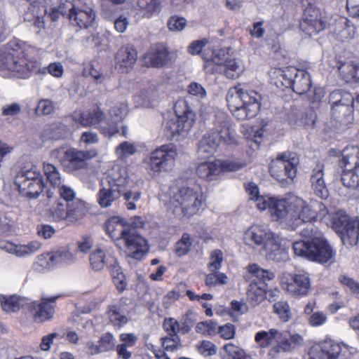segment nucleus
<instances>
[{
	"instance_id": "1",
	"label": "nucleus",
	"mask_w": 359,
	"mask_h": 359,
	"mask_svg": "<svg viewBox=\"0 0 359 359\" xmlns=\"http://www.w3.org/2000/svg\"><path fill=\"white\" fill-rule=\"evenodd\" d=\"M39 54L40 50L34 46L16 39L11 40L0 48V75L27 79L34 74L48 72L55 78L62 77V65L53 62L41 69Z\"/></svg>"
},
{
	"instance_id": "2",
	"label": "nucleus",
	"mask_w": 359,
	"mask_h": 359,
	"mask_svg": "<svg viewBox=\"0 0 359 359\" xmlns=\"http://www.w3.org/2000/svg\"><path fill=\"white\" fill-rule=\"evenodd\" d=\"M169 214L177 219L191 217L205 209V199L198 186L172 184L165 196Z\"/></svg>"
},
{
	"instance_id": "3",
	"label": "nucleus",
	"mask_w": 359,
	"mask_h": 359,
	"mask_svg": "<svg viewBox=\"0 0 359 359\" xmlns=\"http://www.w3.org/2000/svg\"><path fill=\"white\" fill-rule=\"evenodd\" d=\"M229 109L238 120L244 121L255 117L261 107L262 95L239 84L231 88L226 97Z\"/></svg>"
},
{
	"instance_id": "4",
	"label": "nucleus",
	"mask_w": 359,
	"mask_h": 359,
	"mask_svg": "<svg viewBox=\"0 0 359 359\" xmlns=\"http://www.w3.org/2000/svg\"><path fill=\"white\" fill-rule=\"evenodd\" d=\"M290 227L292 230L318 219L326 221L327 215H329V211L323 202L314 199L306 201L299 197L290 198Z\"/></svg>"
},
{
	"instance_id": "5",
	"label": "nucleus",
	"mask_w": 359,
	"mask_h": 359,
	"mask_svg": "<svg viewBox=\"0 0 359 359\" xmlns=\"http://www.w3.org/2000/svg\"><path fill=\"white\" fill-rule=\"evenodd\" d=\"M175 116L168 118L163 124L168 139L180 140L185 137L191 129L196 114L184 99H179L174 105Z\"/></svg>"
},
{
	"instance_id": "6",
	"label": "nucleus",
	"mask_w": 359,
	"mask_h": 359,
	"mask_svg": "<svg viewBox=\"0 0 359 359\" xmlns=\"http://www.w3.org/2000/svg\"><path fill=\"white\" fill-rule=\"evenodd\" d=\"M294 253L309 261L324 264L334 258L335 252L323 238L312 241H299L293 243Z\"/></svg>"
},
{
	"instance_id": "7",
	"label": "nucleus",
	"mask_w": 359,
	"mask_h": 359,
	"mask_svg": "<svg viewBox=\"0 0 359 359\" xmlns=\"http://www.w3.org/2000/svg\"><path fill=\"white\" fill-rule=\"evenodd\" d=\"M271 77L276 78L277 86H284L292 88L299 95L306 93L311 87L310 74L294 67H287L284 69H276L271 73Z\"/></svg>"
},
{
	"instance_id": "8",
	"label": "nucleus",
	"mask_w": 359,
	"mask_h": 359,
	"mask_svg": "<svg viewBox=\"0 0 359 359\" xmlns=\"http://www.w3.org/2000/svg\"><path fill=\"white\" fill-rule=\"evenodd\" d=\"M95 150L81 151L67 146L53 149L51 157L57 159L69 172H74L88 168V160L97 156Z\"/></svg>"
},
{
	"instance_id": "9",
	"label": "nucleus",
	"mask_w": 359,
	"mask_h": 359,
	"mask_svg": "<svg viewBox=\"0 0 359 359\" xmlns=\"http://www.w3.org/2000/svg\"><path fill=\"white\" fill-rule=\"evenodd\" d=\"M206 73L218 72L224 74L230 79H236L245 70L243 62L239 58H229L225 56L224 51H215L210 60L207 59L203 67Z\"/></svg>"
},
{
	"instance_id": "10",
	"label": "nucleus",
	"mask_w": 359,
	"mask_h": 359,
	"mask_svg": "<svg viewBox=\"0 0 359 359\" xmlns=\"http://www.w3.org/2000/svg\"><path fill=\"white\" fill-rule=\"evenodd\" d=\"M60 11L80 28L92 26L96 18L94 10L84 0H60Z\"/></svg>"
},
{
	"instance_id": "11",
	"label": "nucleus",
	"mask_w": 359,
	"mask_h": 359,
	"mask_svg": "<svg viewBox=\"0 0 359 359\" xmlns=\"http://www.w3.org/2000/svg\"><path fill=\"white\" fill-rule=\"evenodd\" d=\"M333 229L339 235L344 245H354L359 238V220L351 219L344 210H338L331 216L327 215Z\"/></svg>"
},
{
	"instance_id": "12",
	"label": "nucleus",
	"mask_w": 359,
	"mask_h": 359,
	"mask_svg": "<svg viewBox=\"0 0 359 359\" xmlns=\"http://www.w3.org/2000/svg\"><path fill=\"white\" fill-rule=\"evenodd\" d=\"M15 184L19 191L29 198H37L43 191L45 184L36 168H24L18 174Z\"/></svg>"
},
{
	"instance_id": "13",
	"label": "nucleus",
	"mask_w": 359,
	"mask_h": 359,
	"mask_svg": "<svg viewBox=\"0 0 359 359\" xmlns=\"http://www.w3.org/2000/svg\"><path fill=\"white\" fill-rule=\"evenodd\" d=\"M340 163L344 167L341 179L343 184L348 188H358L359 187V147H346L342 151Z\"/></svg>"
},
{
	"instance_id": "14",
	"label": "nucleus",
	"mask_w": 359,
	"mask_h": 359,
	"mask_svg": "<svg viewBox=\"0 0 359 359\" xmlns=\"http://www.w3.org/2000/svg\"><path fill=\"white\" fill-rule=\"evenodd\" d=\"M177 156L176 147L172 144L161 145L144 158V163L150 171L158 173L169 170Z\"/></svg>"
},
{
	"instance_id": "15",
	"label": "nucleus",
	"mask_w": 359,
	"mask_h": 359,
	"mask_svg": "<svg viewBox=\"0 0 359 359\" xmlns=\"http://www.w3.org/2000/svg\"><path fill=\"white\" fill-rule=\"evenodd\" d=\"M355 348L332 340H325L313 346L309 359H346L355 353Z\"/></svg>"
},
{
	"instance_id": "16",
	"label": "nucleus",
	"mask_w": 359,
	"mask_h": 359,
	"mask_svg": "<svg viewBox=\"0 0 359 359\" xmlns=\"http://www.w3.org/2000/svg\"><path fill=\"white\" fill-rule=\"evenodd\" d=\"M299 159L297 155L290 152L279 154L272 161L269 170L271 175L278 181L283 182L287 178L293 180L297 175Z\"/></svg>"
},
{
	"instance_id": "17",
	"label": "nucleus",
	"mask_w": 359,
	"mask_h": 359,
	"mask_svg": "<svg viewBox=\"0 0 359 359\" xmlns=\"http://www.w3.org/2000/svg\"><path fill=\"white\" fill-rule=\"evenodd\" d=\"M74 119L83 127L99 125L100 132L105 136L111 137L118 132V127L114 123L108 124L104 112L97 106L87 111L75 113Z\"/></svg>"
},
{
	"instance_id": "18",
	"label": "nucleus",
	"mask_w": 359,
	"mask_h": 359,
	"mask_svg": "<svg viewBox=\"0 0 359 359\" xmlns=\"http://www.w3.org/2000/svg\"><path fill=\"white\" fill-rule=\"evenodd\" d=\"M285 330H280L271 328L268 331L261 330L255 335V341L262 348H266L276 344L269 351L268 356L271 358H276L281 352V349L288 348L286 343Z\"/></svg>"
},
{
	"instance_id": "19",
	"label": "nucleus",
	"mask_w": 359,
	"mask_h": 359,
	"mask_svg": "<svg viewBox=\"0 0 359 359\" xmlns=\"http://www.w3.org/2000/svg\"><path fill=\"white\" fill-rule=\"evenodd\" d=\"M257 208L268 209L274 220L285 222L290 226V198L261 197L257 199Z\"/></svg>"
},
{
	"instance_id": "20",
	"label": "nucleus",
	"mask_w": 359,
	"mask_h": 359,
	"mask_svg": "<svg viewBox=\"0 0 359 359\" xmlns=\"http://www.w3.org/2000/svg\"><path fill=\"white\" fill-rule=\"evenodd\" d=\"M210 132L217 137L219 144L226 145L237 144V135L229 116L224 111H219L215 115L213 126Z\"/></svg>"
},
{
	"instance_id": "21",
	"label": "nucleus",
	"mask_w": 359,
	"mask_h": 359,
	"mask_svg": "<svg viewBox=\"0 0 359 359\" xmlns=\"http://www.w3.org/2000/svg\"><path fill=\"white\" fill-rule=\"evenodd\" d=\"M280 285L289 295L303 297L309 293L311 279L306 273H287L282 276Z\"/></svg>"
},
{
	"instance_id": "22",
	"label": "nucleus",
	"mask_w": 359,
	"mask_h": 359,
	"mask_svg": "<svg viewBox=\"0 0 359 359\" xmlns=\"http://www.w3.org/2000/svg\"><path fill=\"white\" fill-rule=\"evenodd\" d=\"M243 164L233 161H215L204 162L198 165L196 172L200 178L207 181L215 180L222 171H237Z\"/></svg>"
},
{
	"instance_id": "23",
	"label": "nucleus",
	"mask_w": 359,
	"mask_h": 359,
	"mask_svg": "<svg viewBox=\"0 0 359 359\" xmlns=\"http://www.w3.org/2000/svg\"><path fill=\"white\" fill-rule=\"evenodd\" d=\"M119 244H123L130 256L137 260L142 259L149 249L147 241L133 228Z\"/></svg>"
},
{
	"instance_id": "24",
	"label": "nucleus",
	"mask_w": 359,
	"mask_h": 359,
	"mask_svg": "<svg viewBox=\"0 0 359 359\" xmlns=\"http://www.w3.org/2000/svg\"><path fill=\"white\" fill-rule=\"evenodd\" d=\"M128 183V175L126 168L114 164L104 172L100 185H107L124 191Z\"/></svg>"
},
{
	"instance_id": "25",
	"label": "nucleus",
	"mask_w": 359,
	"mask_h": 359,
	"mask_svg": "<svg viewBox=\"0 0 359 359\" xmlns=\"http://www.w3.org/2000/svg\"><path fill=\"white\" fill-rule=\"evenodd\" d=\"M326 27V22L322 18L318 10L306 8L303 20L300 22L302 30L309 36L316 35Z\"/></svg>"
},
{
	"instance_id": "26",
	"label": "nucleus",
	"mask_w": 359,
	"mask_h": 359,
	"mask_svg": "<svg viewBox=\"0 0 359 359\" xmlns=\"http://www.w3.org/2000/svg\"><path fill=\"white\" fill-rule=\"evenodd\" d=\"M273 235L274 233L269 229L261 226L253 225L244 233L243 241L245 245L251 248L261 246L263 249Z\"/></svg>"
},
{
	"instance_id": "27",
	"label": "nucleus",
	"mask_w": 359,
	"mask_h": 359,
	"mask_svg": "<svg viewBox=\"0 0 359 359\" xmlns=\"http://www.w3.org/2000/svg\"><path fill=\"white\" fill-rule=\"evenodd\" d=\"M105 229L107 233L118 245L132 228L124 218L115 216L110 217L107 221Z\"/></svg>"
},
{
	"instance_id": "28",
	"label": "nucleus",
	"mask_w": 359,
	"mask_h": 359,
	"mask_svg": "<svg viewBox=\"0 0 359 359\" xmlns=\"http://www.w3.org/2000/svg\"><path fill=\"white\" fill-rule=\"evenodd\" d=\"M28 4L25 12L27 20L34 19V25L43 29L45 27L44 15L47 13L46 4L48 0H25Z\"/></svg>"
},
{
	"instance_id": "29",
	"label": "nucleus",
	"mask_w": 359,
	"mask_h": 359,
	"mask_svg": "<svg viewBox=\"0 0 359 359\" xmlns=\"http://www.w3.org/2000/svg\"><path fill=\"white\" fill-rule=\"evenodd\" d=\"M41 248V243L37 241H32L26 245H15L8 241H0L1 250L18 257L30 256L38 252Z\"/></svg>"
},
{
	"instance_id": "30",
	"label": "nucleus",
	"mask_w": 359,
	"mask_h": 359,
	"mask_svg": "<svg viewBox=\"0 0 359 359\" xmlns=\"http://www.w3.org/2000/svg\"><path fill=\"white\" fill-rule=\"evenodd\" d=\"M137 59V53L132 47H121L115 57V68L121 73L131 70Z\"/></svg>"
},
{
	"instance_id": "31",
	"label": "nucleus",
	"mask_w": 359,
	"mask_h": 359,
	"mask_svg": "<svg viewBox=\"0 0 359 359\" xmlns=\"http://www.w3.org/2000/svg\"><path fill=\"white\" fill-rule=\"evenodd\" d=\"M311 183L313 193L318 197L325 199L329 191L324 179V165L318 163L312 170Z\"/></svg>"
},
{
	"instance_id": "32",
	"label": "nucleus",
	"mask_w": 359,
	"mask_h": 359,
	"mask_svg": "<svg viewBox=\"0 0 359 359\" xmlns=\"http://www.w3.org/2000/svg\"><path fill=\"white\" fill-rule=\"evenodd\" d=\"M58 298L57 296L51 297L48 299H42L41 303L33 302L31 303L30 308L34 311V319L38 322H43L50 319L54 313V306L53 304Z\"/></svg>"
},
{
	"instance_id": "33",
	"label": "nucleus",
	"mask_w": 359,
	"mask_h": 359,
	"mask_svg": "<svg viewBox=\"0 0 359 359\" xmlns=\"http://www.w3.org/2000/svg\"><path fill=\"white\" fill-rule=\"evenodd\" d=\"M86 347L87 353L92 355L111 351L116 347V338L111 333L106 332L102 334L96 344L92 341H88Z\"/></svg>"
},
{
	"instance_id": "34",
	"label": "nucleus",
	"mask_w": 359,
	"mask_h": 359,
	"mask_svg": "<svg viewBox=\"0 0 359 359\" xmlns=\"http://www.w3.org/2000/svg\"><path fill=\"white\" fill-rule=\"evenodd\" d=\"M280 238L274 234L263 250L266 252L267 259L277 262H284L288 259V255L285 248L280 245Z\"/></svg>"
},
{
	"instance_id": "35",
	"label": "nucleus",
	"mask_w": 359,
	"mask_h": 359,
	"mask_svg": "<svg viewBox=\"0 0 359 359\" xmlns=\"http://www.w3.org/2000/svg\"><path fill=\"white\" fill-rule=\"evenodd\" d=\"M100 186L97 194V202L102 208L111 207L123 194L122 190L107 185Z\"/></svg>"
},
{
	"instance_id": "36",
	"label": "nucleus",
	"mask_w": 359,
	"mask_h": 359,
	"mask_svg": "<svg viewBox=\"0 0 359 359\" xmlns=\"http://www.w3.org/2000/svg\"><path fill=\"white\" fill-rule=\"evenodd\" d=\"M219 146L217 137L213 136L210 130L203 135L198 143L197 154L202 159L212 156Z\"/></svg>"
},
{
	"instance_id": "37",
	"label": "nucleus",
	"mask_w": 359,
	"mask_h": 359,
	"mask_svg": "<svg viewBox=\"0 0 359 359\" xmlns=\"http://www.w3.org/2000/svg\"><path fill=\"white\" fill-rule=\"evenodd\" d=\"M169 60V51L162 45L152 48L144 55V61L147 65L161 67L165 65Z\"/></svg>"
},
{
	"instance_id": "38",
	"label": "nucleus",
	"mask_w": 359,
	"mask_h": 359,
	"mask_svg": "<svg viewBox=\"0 0 359 359\" xmlns=\"http://www.w3.org/2000/svg\"><path fill=\"white\" fill-rule=\"evenodd\" d=\"M106 266L111 273L117 290L120 292H123L127 287V282L117 259L113 256L108 255Z\"/></svg>"
},
{
	"instance_id": "39",
	"label": "nucleus",
	"mask_w": 359,
	"mask_h": 359,
	"mask_svg": "<svg viewBox=\"0 0 359 359\" xmlns=\"http://www.w3.org/2000/svg\"><path fill=\"white\" fill-rule=\"evenodd\" d=\"M163 327L170 337H179L180 334H187L191 330V326L186 320L178 321L173 318H165Z\"/></svg>"
},
{
	"instance_id": "40",
	"label": "nucleus",
	"mask_w": 359,
	"mask_h": 359,
	"mask_svg": "<svg viewBox=\"0 0 359 359\" xmlns=\"http://www.w3.org/2000/svg\"><path fill=\"white\" fill-rule=\"evenodd\" d=\"M158 100V92L154 86H149L140 90L135 96L134 101L137 106L149 107Z\"/></svg>"
},
{
	"instance_id": "41",
	"label": "nucleus",
	"mask_w": 359,
	"mask_h": 359,
	"mask_svg": "<svg viewBox=\"0 0 359 359\" xmlns=\"http://www.w3.org/2000/svg\"><path fill=\"white\" fill-rule=\"evenodd\" d=\"M338 70L343 79L347 83L359 82V64L357 62H345L341 64Z\"/></svg>"
},
{
	"instance_id": "42",
	"label": "nucleus",
	"mask_w": 359,
	"mask_h": 359,
	"mask_svg": "<svg viewBox=\"0 0 359 359\" xmlns=\"http://www.w3.org/2000/svg\"><path fill=\"white\" fill-rule=\"evenodd\" d=\"M66 206L68 209V224L76 222L82 217L86 212L85 203L80 199L73 200L68 202L67 203Z\"/></svg>"
},
{
	"instance_id": "43",
	"label": "nucleus",
	"mask_w": 359,
	"mask_h": 359,
	"mask_svg": "<svg viewBox=\"0 0 359 359\" xmlns=\"http://www.w3.org/2000/svg\"><path fill=\"white\" fill-rule=\"evenodd\" d=\"M329 102L331 104V107H333L334 111L337 109V106L339 104L345 102V105L342 107V109L348 110L349 103H354V98L352 95L347 92H344L341 90H335L330 93L329 95Z\"/></svg>"
},
{
	"instance_id": "44",
	"label": "nucleus",
	"mask_w": 359,
	"mask_h": 359,
	"mask_svg": "<svg viewBox=\"0 0 359 359\" xmlns=\"http://www.w3.org/2000/svg\"><path fill=\"white\" fill-rule=\"evenodd\" d=\"M248 300L253 306L260 304L265 298V290L258 285L255 279L252 280L247 292Z\"/></svg>"
},
{
	"instance_id": "45",
	"label": "nucleus",
	"mask_w": 359,
	"mask_h": 359,
	"mask_svg": "<svg viewBox=\"0 0 359 359\" xmlns=\"http://www.w3.org/2000/svg\"><path fill=\"white\" fill-rule=\"evenodd\" d=\"M107 257L102 249H97L90 255L91 268L96 271L102 270L107 264Z\"/></svg>"
},
{
	"instance_id": "46",
	"label": "nucleus",
	"mask_w": 359,
	"mask_h": 359,
	"mask_svg": "<svg viewBox=\"0 0 359 359\" xmlns=\"http://www.w3.org/2000/svg\"><path fill=\"white\" fill-rule=\"evenodd\" d=\"M43 172L47 180L53 187H58L62 184L61 175L54 165L43 163Z\"/></svg>"
},
{
	"instance_id": "47",
	"label": "nucleus",
	"mask_w": 359,
	"mask_h": 359,
	"mask_svg": "<svg viewBox=\"0 0 359 359\" xmlns=\"http://www.w3.org/2000/svg\"><path fill=\"white\" fill-rule=\"evenodd\" d=\"M109 316L111 323L114 326L122 327L128 321V318L123 311L116 305H112L109 307Z\"/></svg>"
},
{
	"instance_id": "48",
	"label": "nucleus",
	"mask_w": 359,
	"mask_h": 359,
	"mask_svg": "<svg viewBox=\"0 0 359 359\" xmlns=\"http://www.w3.org/2000/svg\"><path fill=\"white\" fill-rule=\"evenodd\" d=\"M2 309L7 312H15L20 309L22 305V300L16 295L9 297L2 296L0 298Z\"/></svg>"
},
{
	"instance_id": "49",
	"label": "nucleus",
	"mask_w": 359,
	"mask_h": 359,
	"mask_svg": "<svg viewBox=\"0 0 359 359\" xmlns=\"http://www.w3.org/2000/svg\"><path fill=\"white\" fill-rule=\"evenodd\" d=\"M224 359H246L247 355L245 351L241 347L228 343L223 346Z\"/></svg>"
},
{
	"instance_id": "50",
	"label": "nucleus",
	"mask_w": 359,
	"mask_h": 359,
	"mask_svg": "<svg viewBox=\"0 0 359 359\" xmlns=\"http://www.w3.org/2000/svg\"><path fill=\"white\" fill-rule=\"evenodd\" d=\"M248 271L251 274L252 278L255 277L259 280V284H262L266 280H271L274 278V274L267 270L260 268L257 264H251L248 267Z\"/></svg>"
},
{
	"instance_id": "51",
	"label": "nucleus",
	"mask_w": 359,
	"mask_h": 359,
	"mask_svg": "<svg viewBox=\"0 0 359 359\" xmlns=\"http://www.w3.org/2000/svg\"><path fill=\"white\" fill-rule=\"evenodd\" d=\"M36 269H49L56 265L54 252H46L39 255L35 263Z\"/></svg>"
},
{
	"instance_id": "52",
	"label": "nucleus",
	"mask_w": 359,
	"mask_h": 359,
	"mask_svg": "<svg viewBox=\"0 0 359 359\" xmlns=\"http://www.w3.org/2000/svg\"><path fill=\"white\" fill-rule=\"evenodd\" d=\"M275 313L279 316L282 322L286 323L292 318L290 307L287 302L280 301L273 304Z\"/></svg>"
},
{
	"instance_id": "53",
	"label": "nucleus",
	"mask_w": 359,
	"mask_h": 359,
	"mask_svg": "<svg viewBox=\"0 0 359 359\" xmlns=\"http://www.w3.org/2000/svg\"><path fill=\"white\" fill-rule=\"evenodd\" d=\"M294 116H296L294 123L298 126H310L314 124L316 121V115L311 109L299 111Z\"/></svg>"
},
{
	"instance_id": "54",
	"label": "nucleus",
	"mask_w": 359,
	"mask_h": 359,
	"mask_svg": "<svg viewBox=\"0 0 359 359\" xmlns=\"http://www.w3.org/2000/svg\"><path fill=\"white\" fill-rule=\"evenodd\" d=\"M192 245L191 236L188 233H183L181 239L175 245V254L178 257L187 255Z\"/></svg>"
},
{
	"instance_id": "55",
	"label": "nucleus",
	"mask_w": 359,
	"mask_h": 359,
	"mask_svg": "<svg viewBox=\"0 0 359 359\" xmlns=\"http://www.w3.org/2000/svg\"><path fill=\"white\" fill-rule=\"evenodd\" d=\"M110 116L114 118L108 124H112L114 123L117 127V122L122 121L128 113V107L124 102L118 103L115 104L110 109Z\"/></svg>"
},
{
	"instance_id": "56",
	"label": "nucleus",
	"mask_w": 359,
	"mask_h": 359,
	"mask_svg": "<svg viewBox=\"0 0 359 359\" xmlns=\"http://www.w3.org/2000/svg\"><path fill=\"white\" fill-rule=\"evenodd\" d=\"M122 196H123L125 205L128 210H135L137 209L136 203L140 200L142 196L140 191L133 192L132 191H126V189Z\"/></svg>"
},
{
	"instance_id": "57",
	"label": "nucleus",
	"mask_w": 359,
	"mask_h": 359,
	"mask_svg": "<svg viewBox=\"0 0 359 359\" xmlns=\"http://www.w3.org/2000/svg\"><path fill=\"white\" fill-rule=\"evenodd\" d=\"M228 277L224 273L218 271L212 272L205 277V283L209 287L219 285H225L227 283Z\"/></svg>"
},
{
	"instance_id": "58",
	"label": "nucleus",
	"mask_w": 359,
	"mask_h": 359,
	"mask_svg": "<svg viewBox=\"0 0 359 359\" xmlns=\"http://www.w3.org/2000/svg\"><path fill=\"white\" fill-rule=\"evenodd\" d=\"M223 252L220 250H213L210 256V261L208 265L209 270L212 272L219 271L223 262Z\"/></svg>"
},
{
	"instance_id": "59",
	"label": "nucleus",
	"mask_w": 359,
	"mask_h": 359,
	"mask_svg": "<svg viewBox=\"0 0 359 359\" xmlns=\"http://www.w3.org/2000/svg\"><path fill=\"white\" fill-rule=\"evenodd\" d=\"M218 326L212 320L200 322L196 325V332L207 335H213L218 332Z\"/></svg>"
},
{
	"instance_id": "60",
	"label": "nucleus",
	"mask_w": 359,
	"mask_h": 359,
	"mask_svg": "<svg viewBox=\"0 0 359 359\" xmlns=\"http://www.w3.org/2000/svg\"><path fill=\"white\" fill-rule=\"evenodd\" d=\"M137 151L135 145L133 143L129 142H123L120 144L116 149V154L118 158H128Z\"/></svg>"
},
{
	"instance_id": "61",
	"label": "nucleus",
	"mask_w": 359,
	"mask_h": 359,
	"mask_svg": "<svg viewBox=\"0 0 359 359\" xmlns=\"http://www.w3.org/2000/svg\"><path fill=\"white\" fill-rule=\"evenodd\" d=\"M55 109V103L49 99H41L39 101L36 107V113L38 115H48L52 114Z\"/></svg>"
},
{
	"instance_id": "62",
	"label": "nucleus",
	"mask_w": 359,
	"mask_h": 359,
	"mask_svg": "<svg viewBox=\"0 0 359 359\" xmlns=\"http://www.w3.org/2000/svg\"><path fill=\"white\" fill-rule=\"evenodd\" d=\"M302 225L304 227L299 230V233L302 237L308 238L307 241H312L314 238H321L318 228L313 222H307Z\"/></svg>"
},
{
	"instance_id": "63",
	"label": "nucleus",
	"mask_w": 359,
	"mask_h": 359,
	"mask_svg": "<svg viewBox=\"0 0 359 359\" xmlns=\"http://www.w3.org/2000/svg\"><path fill=\"white\" fill-rule=\"evenodd\" d=\"M67 212L68 209L66 206V203L59 202L56 207H54L51 210V215L53 220L65 221L67 223Z\"/></svg>"
},
{
	"instance_id": "64",
	"label": "nucleus",
	"mask_w": 359,
	"mask_h": 359,
	"mask_svg": "<svg viewBox=\"0 0 359 359\" xmlns=\"http://www.w3.org/2000/svg\"><path fill=\"white\" fill-rule=\"evenodd\" d=\"M83 74L85 76H90L93 79V81L95 84H104L107 78L105 75H104L100 70L95 69L93 65H90L89 67H87L83 70Z\"/></svg>"
}]
</instances>
